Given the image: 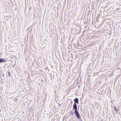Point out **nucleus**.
Returning <instances> with one entry per match:
<instances>
[{
  "mask_svg": "<svg viewBox=\"0 0 121 121\" xmlns=\"http://www.w3.org/2000/svg\"><path fill=\"white\" fill-rule=\"evenodd\" d=\"M70 113H71V114L72 115H73V113H71V112Z\"/></svg>",
  "mask_w": 121,
  "mask_h": 121,
  "instance_id": "423d86ee",
  "label": "nucleus"
},
{
  "mask_svg": "<svg viewBox=\"0 0 121 121\" xmlns=\"http://www.w3.org/2000/svg\"><path fill=\"white\" fill-rule=\"evenodd\" d=\"M74 113L77 118L79 119H80L81 117L79 114V112L78 111H75Z\"/></svg>",
  "mask_w": 121,
  "mask_h": 121,
  "instance_id": "f257e3e1",
  "label": "nucleus"
},
{
  "mask_svg": "<svg viewBox=\"0 0 121 121\" xmlns=\"http://www.w3.org/2000/svg\"><path fill=\"white\" fill-rule=\"evenodd\" d=\"M114 109L116 111H117V109L115 107H114Z\"/></svg>",
  "mask_w": 121,
  "mask_h": 121,
  "instance_id": "39448f33",
  "label": "nucleus"
},
{
  "mask_svg": "<svg viewBox=\"0 0 121 121\" xmlns=\"http://www.w3.org/2000/svg\"><path fill=\"white\" fill-rule=\"evenodd\" d=\"M5 61L4 60L2 59H0V62H3Z\"/></svg>",
  "mask_w": 121,
  "mask_h": 121,
  "instance_id": "20e7f679",
  "label": "nucleus"
},
{
  "mask_svg": "<svg viewBox=\"0 0 121 121\" xmlns=\"http://www.w3.org/2000/svg\"><path fill=\"white\" fill-rule=\"evenodd\" d=\"M74 103H78V99L77 98H75L74 99Z\"/></svg>",
  "mask_w": 121,
  "mask_h": 121,
  "instance_id": "7ed1b4c3",
  "label": "nucleus"
},
{
  "mask_svg": "<svg viewBox=\"0 0 121 121\" xmlns=\"http://www.w3.org/2000/svg\"><path fill=\"white\" fill-rule=\"evenodd\" d=\"M73 109L75 110V111H77V105L76 103H74V104L73 105Z\"/></svg>",
  "mask_w": 121,
  "mask_h": 121,
  "instance_id": "f03ea898",
  "label": "nucleus"
}]
</instances>
